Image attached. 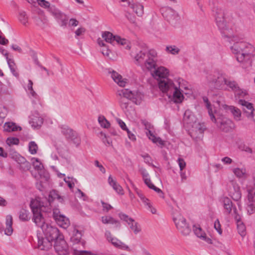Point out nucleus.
<instances>
[{"mask_svg":"<svg viewBox=\"0 0 255 255\" xmlns=\"http://www.w3.org/2000/svg\"><path fill=\"white\" fill-rule=\"evenodd\" d=\"M18 18L19 20L22 24L26 25L28 22V17L25 12L23 11H19Z\"/></svg>","mask_w":255,"mask_h":255,"instance_id":"46","label":"nucleus"},{"mask_svg":"<svg viewBox=\"0 0 255 255\" xmlns=\"http://www.w3.org/2000/svg\"><path fill=\"white\" fill-rule=\"evenodd\" d=\"M95 166H96L97 167L99 168L100 170L103 173H105L106 170H105V168L103 166V165L102 164H100L98 160L95 161Z\"/></svg>","mask_w":255,"mask_h":255,"instance_id":"62","label":"nucleus"},{"mask_svg":"<svg viewBox=\"0 0 255 255\" xmlns=\"http://www.w3.org/2000/svg\"><path fill=\"white\" fill-rule=\"evenodd\" d=\"M98 122L100 126L104 128H108L110 126V123L104 116H100L98 117Z\"/></svg>","mask_w":255,"mask_h":255,"instance_id":"44","label":"nucleus"},{"mask_svg":"<svg viewBox=\"0 0 255 255\" xmlns=\"http://www.w3.org/2000/svg\"><path fill=\"white\" fill-rule=\"evenodd\" d=\"M74 253L77 255H91V253L86 251H78L74 249Z\"/></svg>","mask_w":255,"mask_h":255,"instance_id":"57","label":"nucleus"},{"mask_svg":"<svg viewBox=\"0 0 255 255\" xmlns=\"http://www.w3.org/2000/svg\"><path fill=\"white\" fill-rule=\"evenodd\" d=\"M19 218L22 221H28L30 219L28 211L22 209L19 213Z\"/></svg>","mask_w":255,"mask_h":255,"instance_id":"40","label":"nucleus"},{"mask_svg":"<svg viewBox=\"0 0 255 255\" xmlns=\"http://www.w3.org/2000/svg\"><path fill=\"white\" fill-rule=\"evenodd\" d=\"M171 91L168 93L167 96L170 101L175 103H180L183 99V95L180 90L176 87H171Z\"/></svg>","mask_w":255,"mask_h":255,"instance_id":"11","label":"nucleus"},{"mask_svg":"<svg viewBox=\"0 0 255 255\" xmlns=\"http://www.w3.org/2000/svg\"><path fill=\"white\" fill-rule=\"evenodd\" d=\"M224 207L227 214L231 213L233 207V203L231 200L228 197H224L222 199Z\"/></svg>","mask_w":255,"mask_h":255,"instance_id":"31","label":"nucleus"},{"mask_svg":"<svg viewBox=\"0 0 255 255\" xmlns=\"http://www.w3.org/2000/svg\"><path fill=\"white\" fill-rule=\"evenodd\" d=\"M86 31V29L84 27H80L78 29H77L75 33L76 36H79L82 34H83Z\"/></svg>","mask_w":255,"mask_h":255,"instance_id":"61","label":"nucleus"},{"mask_svg":"<svg viewBox=\"0 0 255 255\" xmlns=\"http://www.w3.org/2000/svg\"><path fill=\"white\" fill-rule=\"evenodd\" d=\"M39 5L44 8H48L50 7V3L45 0H37Z\"/></svg>","mask_w":255,"mask_h":255,"instance_id":"54","label":"nucleus"},{"mask_svg":"<svg viewBox=\"0 0 255 255\" xmlns=\"http://www.w3.org/2000/svg\"><path fill=\"white\" fill-rule=\"evenodd\" d=\"M236 55L237 60L242 63V67L247 68L252 66V58L255 54V48L251 44L244 42H237L231 48Z\"/></svg>","mask_w":255,"mask_h":255,"instance_id":"1","label":"nucleus"},{"mask_svg":"<svg viewBox=\"0 0 255 255\" xmlns=\"http://www.w3.org/2000/svg\"><path fill=\"white\" fill-rule=\"evenodd\" d=\"M139 171L142 175L144 182L147 186L157 192L160 197L164 198V193L160 189L156 187L152 183L150 179L148 178V173L146 172V170L144 168H141L139 169Z\"/></svg>","mask_w":255,"mask_h":255,"instance_id":"8","label":"nucleus"},{"mask_svg":"<svg viewBox=\"0 0 255 255\" xmlns=\"http://www.w3.org/2000/svg\"><path fill=\"white\" fill-rule=\"evenodd\" d=\"M227 110L228 111L230 112L232 114L234 117V119L236 121L240 120V117L241 116V112L240 109L234 106H230L227 107Z\"/></svg>","mask_w":255,"mask_h":255,"instance_id":"30","label":"nucleus"},{"mask_svg":"<svg viewBox=\"0 0 255 255\" xmlns=\"http://www.w3.org/2000/svg\"><path fill=\"white\" fill-rule=\"evenodd\" d=\"M193 231L195 234L198 237L203 240H206V234L200 227L193 226Z\"/></svg>","mask_w":255,"mask_h":255,"instance_id":"41","label":"nucleus"},{"mask_svg":"<svg viewBox=\"0 0 255 255\" xmlns=\"http://www.w3.org/2000/svg\"><path fill=\"white\" fill-rule=\"evenodd\" d=\"M158 81L159 88L163 93H166V95L171 91V87L175 86L172 81L168 78L160 79Z\"/></svg>","mask_w":255,"mask_h":255,"instance_id":"13","label":"nucleus"},{"mask_svg":"<svg viewBox=\"0 0 255 255\" xmlns=\"http://www.w3.org/2000/svg\"><path fill=\"white\" fill-rule=\"evenodd\" d=\"M177 161L180 167V170L182 171L186 166V162L184 160L181 158H179Z\"/></svg>","mask_w":255,"mask_h":255,"instance_id":"59","label":"nucleus"},{"mask_svg":"<svg viewBox=\"0 0 255 255\" xmlns=\"http://www.w3.org/2000/svg\"><path fill=\"white\" fill-rule=\"evenodd\" d=\"M33 217L32 220L36 226L39 227L41 229H43L46 226L45 224L44 219L42 215L41 212L33 213Z\"/></svg>","mask_w":255,"mask_h":255,"instance_id":"19","label":"nucleus"},{"mask_svg":"<svg viewBox=\"0 0 255 255\" xmlns=\"http://www.w3.org/2000/svg\"><path fill=\"white\" fill-rule=\"evenodd\" d=\"M61 132L67 139L72 140L76 145H78L80 144V139L76 131H74L68 126L65 125L62 126L61 127Z\"/></svg>","mask_w":255,"mask_h":255,"instance_id":"10","label":"nucleus"},{"mask_svg":"<svg viewBox=\"0 0 255 255\" xmlns=\"http://www.w3.org/2000/svg\"><path fill=\"white\" fill-rule=\"evenodd\" d=\"M227 79L222 75L218 76L216 78L213 79L211 82L214 88L217 89H225Z\"/></svg>","mask_w":255,"mask_h":255,"instance_id":"16","label":"nucleus"},{"mask_svg":"<svg viewBox=\"0 0 255 255\" xmlns=\"http://www.w3.org/2000/svg\"><path fill=\"white\" fill-rule=\"evenodd\" d=\"M23 161L20 164V168L24 171H27L30 169L31 164L28 161L25 160L24 158H22Z\"/></svg>","mask_w":255,"mask_h":255,"instance_id":"49","label":"nucleus"},{"mask_svg":"<svg viewBox=\"0 0 255 255\" xmlns=\"http://www.w3.org/2000/svg\"><path fill=\"white\" fill-rule=\"evenodd\" d=\"M50 246V242L46 239H42L38 240V247L41 250H47Z\"/></svg>","mask_w":255,"mask_h":255,"instance_id":"37","label":"nucleus"},{"mask_svg":"<svg viewBox=\"0 0 255 255\" xmlns=\"http://www.w3.org/2000/svg\"><path fill=\"white\" fill-rule=\"evenodd\" d=\"M97 42L98 44L102 47V48L101 49V52L103 54V55L109 59H112L110 57V54L111 53V50L108 48V47L107 46V45L105 44L104 41L100 38H99L97 39Z\"/></svg>","mask_w":255,"mask_h":255,"instance_id":"26","label":"nucleus"},{"mask_svg":"<svg viewBox=\"0 0 255 255\" xmlns=\"http://www.w3.org/2000/svg\"><path fill=\"white\" fill-rule=\"evenodd\" d=\"M205 128L202 127L200 124H198L194 129L193 130L191 136L193 138H200L203 136V132Z\"/></svg>","mask_w":255,"mask_h":255,"instance_id":"25","label":"nucleus"},{"mask_svg":"<svg viewBox=\"0 0 255 255\" xmlns=\"http://www.w3.org/2000/svg\"><path fill=\"white\" fill-rule=\"evenodd\" d=\"M117 121L122 129L128 130V128H127L125 123L122 120L117 119Z\"/></svg>","mask_w":255,"mask_h":255,"instance_id":"60","label":"nucleus"},{"mask_svg":"<svg viewBox=\"0 0 255 255\" xmlns=\"http://www.w3.org/2000/svg\"><path fill=\"white\" fill-rule=\"evenodd\" d=\"M233 172L239 178L246 177V169L244 168H236L233 169Z\"/></svg>","mask_w":255,"mask_h":255,"instance_id":"39","label":"nucleus"},{"mask_svg":"<svg viewBox=\"0 0 255 255\" xmlns=\"http://www.w3.org/2000/svg\"><path fill=\"white\" fill-rule=\"evenodd\" d=\"M233 209L234 218L237 223L238 233L242 237H244L246 235V226L241 221L240 216L237 213L236 207H234Z\"/></svg>","mask_w":255,"mask_h":255,"instance_id":"15","label":"nucleus"},{"mask_svg":"<svg viewBox=\"0 0 255 255\" xmlns=\"http://www.w3.org/2000/svg\"><path fill=\"white\" fill-rule=\"evenodd\" d=\"M42 230L46 237V240L49 242L55 241V247L56 249L58 248L59 243L62 245L65 244L63 236L59 233V230L57 228L46 224V226Z\"/></svg>","mask_w":255,"mask_h":255,"instance_id":"3","label":"nucleus"},{"mask_svg":"<svg viewBox=\"0 0 255 255\" xmlns=\"http://www.w3.org/2000/svg\"><path fill=\"white\" fill-rule=\"evenodd\" d=\"M32 86H33L32 81L31 80H29L28 83L27 85V88H28V90L30 91V93L31 94V95L32 96L34 97L36 96V94L33 90Z\"/></svg>","mask_w":255,"mask_h":255,"instance_id":"55","label":"nucleus"},{"mask_svg":"<svg viewBox=\"0 0 255 255\" xmlns=\"http://www.w3.org/2000/svg\"><path fill=\"white\" fill-rule=\"evenodd\" d=\"M82 238V234L78 230H76L74 235L71 237V241L75 244L78 243L80 242Z\"/></svg>","mask_w":255,"mask_h":255,"instance_id":"48","label":"nucleus"},{"mask_svg":"<svg viewBox=\"0 0 255 255\" xmlns=\"http://www.w3.org/2000/svg\"><path fill=\"white\" fill-rule=\"evenodd\" d=\"M238 103L242 106L244 114L246 115L247 117H248V114H250V112H252V110H255L253 108V104L244 100L240 99L238 101Z\"/></svg>","mask_w":255,"mask_h":255,"instance_id":"20","label":"nucleus"},{"mask_svg":"<svg viewBox=\"0 0 255 255\" xmlns=\"http://www.w3.org/2000/svg\"><path fill=\"white\" fill-rule=\"evenodd\" d=\"M6 228L5 229V234L8 236L10 235L13 232L12 228V217L11 215H7L6 217Z\"/></svg>","mask_w":255,"mask_h":255,"instance_id":"29","label":"nucleus"},{"mask_svg":"<svg viewBox=\"0 0 255 255\" xmlns=\"http://www.w3.org/2000/svg\"><path fill=\"white\" fill-rule=\"evenodd\" d=\"M216 120V121L213 120V122L217 123L218 128L223 131L229 132L234 128L232 121L226 118H220Z\"/></svg>","mask_w":255,"mask_h":255,"instance_id":"7","label":"nucleus"},{"mask_svg":"<svg viewBox=\"0 0 255 255\" xmlns=\"http://www.w3.org/2000/svg\"><path fill=\"white\" fill-rule=\"evenodd\" d=\"M53 14L55 18L60 21L61 26H65L67 25L68 19L66 15L58 10H56Z\"/></svg>","mask_w":255,"mask_h":255,"instance_id":"28","label":"nucleus"},{"mask_svg":"<svg viewBox=\"0 0 255 255\" xmlns=\"http://www.w3.org/2000/svg\"><path fill=\"white\" fill-rule=\"evenodd\" d=\"M135 191L136 192V194L138 195V196L140 198V200L145 204V205L147 206L148 208H151V205L149 202V200L147 198H146L142 194V193L140 191H139L137 188L135 189Z\"/></svg>","mask_w":255,"mask_h":255,"instance_id":"42","label":"nucleus"},{"mask_svg":"<svg viewBox=\"0 0 255 255\" xmlns=\"http://www.w3.org/2000/svg\"><path fill=\"white\" fill-rule=\"evenodd\" d=\"M248 119L252 120L254 122H255V110H252V112H250V114H248Z\"/></svg>","mask_w":255,"mask_h":255,"instance_id":"64","label":"nucleus"},{"mask_svg":"<svg viewBox=\"0 0 255 255\" xmlns=\"http://www.w3.org/2000/svg\"><path fill=\"white\" fill-rule=\"evenodd\" d=\"M214 228L218 232L220 235L222 233V231L221 228V225L218 219H217L214 223Z\"/></svg>","mask_w":255,"mask_h":255,"instance_id":"56","label":"nucleus"},{"mask_svg":"<svg viewBox=\"0 0 255 255\" xmlns=\"http://www.w3.org/2000/svg\"><path fill=\"white\" fill-rule=\"evenodd\" d=\"M6 143L10 146L12 145H17L19 143V139L16 137H8L6 139Z\"/></svg>","mask_w":255,"mask_h":255,"instance_id":"53","label":"nucleus"},{"mask_svg":"<svg viewBox=\"0 0 255 255\" xmlns=\"http://www.w3.org/2000/svg\"><path fill=\"white\" fill-rule=\"evenodd\" d=\"M38 146L34 141H30L29 143V151L31 154H34L37 152Z\"/></svg>","mask_w":255,"mask_h":255,"instance_id":"50","label":"nucleus"},{"mask_svg":"<svg viewBox=\"0 0 255 255\" xmlns=\"http://www.w3.org/2000/svg\"><path fill=\"white\" fill-rule=\"evenodd\" d=\"M173 220L177 228L185 236L189 235L190 229L187 225L185 219L180 214L173 213Z\"/></svg>","mask_w":255,"mask_h":255,"instance_id":"5","label":"nucleus"},{"mask_svg":"<svg viewBox=\"0 0 255 255\" xmlns=\"http://www.w3.org/2000/svg\"><path fill=\"white\" fill-rule=\"evenodd\" d=\"M33 166L34 168V169L37 171L41 170H42L43 166L42 165L41 163L39 161L38 159L37 158H33Z\"/></svg>","mask_w":255,"mask_h":255,"instance_id":"51","label":"nucleus"},{"mask_svg":"<svg viewBox=\"0 0 255 255\" xmlns=\"http://www.w3.org/2000/svg\"><path fill=\"white\" fill-rule=\"evenodd\" d=\"M215 17L217 25L224 36L231 38L233 36V31L231 29H229L227 25L224 10L217 8Z\"/></svg>","mask_w":255,"mask_h":255,"instance_id":"4","label":"nucleus"},{"mask_svg":"<svg viewBox=\"0 0 255 255\" xmlns=\"http://www.w3.org/2000/svg\"><path fill=\"white\" fill-rule=\"evenodd\" d=\"M117 94L120 107L125 112H128L131 108L129 106V101L138 105L141 103L143 97L140 92H132L128 89L118 90Z\"/></svg>","mask_w":255,"mask_h":255,"instance_id":"2","label":"nucleus"},{"mask_svg":"<svg viewBox=\"0 0 255 255\" xmlns=\"http://www.w3.org/2000/svg\"><path fill=\"white\" fill-rule=\"evenodd\" d=\"M53 217L57 224L60 227L66 229L70 225V221L68 218L60 213L58 209H54L53 211Z\"/></svg>","mask_w":255,"mask_h":255,"instance_id":"9","label":"nucleus"},{"mask_svg":"<svg viewBox=\"0 0 255 255\" xmlns=\"http://www.w3.org/2000/svg\"><path fill=\"white\" fill-rule=\"evenodd\" d=\"M127 1L128 6L132 9L133 11L137 15V16H141L143 15L144 13V7L143 5L139 3H134L133 2V0H127Z\"/></svg>","mask_w":255,"mask_h":255,"instance_id":"17","label":"nucleus"},{"mask_svg":"<svg viewBox=\"0 0 255 255\" xmlns=\"http://www.w3.org/2000/svg\"><path fill=\"white\" fill-rule=\"evenodd\" d=\"M203 100L204 102L206 104V106L207 109H208V114L210 117L211 120L212 121H213V120L216 121V118L213 114V112L211 108V105L210 104V103L209 102L208 98L206 97H203Z\"/></svg>","mask_w":255,"mask_h":255,"instance_id":"34","label":"nucleus"},{"mask_svg":"<svg viewBox=\"0 0 255 255\" xmlns=\"http://www.w3.org/2000/svg\"><path fill=\"white\" fill-rule=\"evenodd\" d=\"M229 194L235 201L240 200L242 196L240 187L237 185H233V188L230 189Z\"/></svg>","mask_w":255,"mask_h":255,"instance_id":"22","label":"nucleus"},{"mask_svg":"<svg viewBox=\"0 0 255 255\" xmlns=\"http://www.w3.org/2000/svg\"><path fill=\"white\" fill-rule=\"evenodd\" d=\"M253 178L255 188L249 191L248 198V200L255 201V171L253 173Z\"/></svg>","mask_w":255,"mask_h":255,"instance_id":"43","label":"nucleus"},{"mask_svg":"<svg viewBox=\"0 0 255 255\" xmlns=\"http://www.w3.org/2000/svg\"><path fill=\"white\" fill-rule=\"evenodd\" d=\"M43 119L38 114L36 116H32L30 118L29 123L34 128H39L43 124Z\"/></svg>","mask_w":255,"mask_h":255,"instance_id":"21","label":"nucleus"},{"mask_svg":"<svg viewBox=\"0 0 255 255\" xmlns=\"http://www.w3.org/2000/svg\"><path fill=\"white\" fill-rule=\"evenodd\" d=\"M4 130L8 132L16 131L19 128L21 130V128L20 127H17L13 123L7 122L5 123L3 126Z\"/></svg>","mask_w":255,"mask_h":255,"instance_id":"33","label":"nucleus"},{"mask_svg":"<svg viewBox=\"0 0 255 255\" xmlns=\"http://www.w3.org/2000/svg\"><path fill=\"white\" fill-rule=\"evenodd\" d=\"M248 201L245 207L246 211L248 215H251L255 213V201Z\"/></svg>","mask_w":255,"mask_h":255,"instance_id":"35","label":"nucleus"},{"mask_svg":"<svg viewBox=\"0 0 255 255\" xmlns=\"http://www.w3.org/2000/svg\"><path fill=\"white\" fill-rule=\"evenodd\" d=\"M102 36L107 42L112 43L114 41H116L117 43L122 45H127V49H129L130 48L128 45V40L125 38H122L119 36L114 35L112 33L109 31L103 32Z\"/></svg>","mask_w":255,"mask_h":255,"instance_id":"6","label":"nucleus"},{"mask_svg":"<svg viewBox=\"0 0 255 255\" xmlns=\"http://www.w3.org/2000/svg\"><path fill=\"white\" fill-rule=\"evenodd\" d=\"M235 97L240 98H244L247 95V92L246 90L241 89L239 87L238 89L234 92Z\"/></svg>","mask_w":255,"mask_h":255,"instance_id":"52","label":"nucleus"},{"mask_svg":"<svg viewBox=\"0 0 255 255\" xmlns=\"http://www.w3.org/2000/svg\"><path fill=\"white\" fill-rule=\"evenodd\" d=\"M129 222L128 223L130 228L133 231L134 234H136L140 231V229L137 226V223L135 222L132 218H129Z\"/></svg>","mask_w":255,"mask_h":255,"instance_id":"38","label":"nucleus"},{"mask_svg":"<svg viewBox=\"0 0 255 255\" xmlns=\"http://www.w3.org/2000/svg\"><path fill=\"white\" fill-rule=\"evenodd\" d=\"M150 55L154 56L156 55V52L153 50H150L147 52L140 51L134 56L135 64L143 67V64Z\"/></svg>","mask_w":255,"mask_h":255,"instance_id":"12","label":"nucleus"},{"mask_svg":"<svg viewBox=\"0 0 255 255\" xmlns=\"http://www.w3.org/2000/svg\"><path fill=\"white\" fill-rule=\"evenodd\" d=\"M166 51L173 55L178 54L180 52V49L175 45L167 46Z\"/></svg>","mask_w":255,"mask_h":255,"instance_id":"45","label":"nucleus"},{"mask_svg":"<svg viewBox=\"0 0 255 255\" xmlns=\"http://www.w3.org/2000/svg\"><path fill=\"white\" fill-rule=\"evenodd\" d=\"M79 21L75 18H71L69 20V25L71 26H76L78 25Z\"/></svg>","mask_w":255,"mask_h":255,"instance_id":"63","label":"nucleus"},{"mask_svg":"<svg viewBox=\"0 0 255 255\" xmlns=\"http://www.w3.org/2000/svg\"><path fill=\"white\" fill-rule=\"evenodd\" d=\"M227 86L231 89L234 92L238 89L239 86L237 82L235 81L227 80L226 84Z\"/></svg>","mask_w":255,"mask_h":255,"instance_id":"47","label":"nucleus"},{"mask_svg":"<svg viewBox=\"0 0 255 255\" xmlns=\"http://www.w3.org/2000/svg\"><path fill=\"white\" fill-rule=\"evenodd\" d=\"M111 77L120 86L124 87L126 85V80L123 79L122 76L117 72L113 71L111 73Z\"/></svg>","mask_w":255,"mask_h":255,"instance_id":"24","label":"nucleus"},{"mask_svg":"<svg viewBox=\"0 0 255 255\" xmlns=\"http://www.w3.org/2000/svg\"><path fill=\"white\" fill-rule=\"evenodd\" d=\"M111 242L112 244L116 247H121L122 244V243L116 238H111Z\"/></svg>","mask_w":255,"mask_h":255,"instance_id":"58","label":"nucleus"},{"mask_svg":"<svg viewBox=\"0 0 255 255\" xmlns=\"http://www.w3.org/2000/svg\"><path fill=\"white\" fill-rule=\"evenodd\" d=\"M156 56V54L154 56L152 55L148 56L145 62L143 64V67H145L147 70L151 71L152 70L155 69L156 67V61L155 59Z\"/></svg>","mask_w":255,"mask_h":255,"instance_id":"18","label":"nucleus"},{"mask_svg":"<svg viewBox=\"0 0 255 255\" xmlns=\"http://www.w3.org/2000/svg\"><path fill=\"white\" fill-rule=\"evenodd\" d=\"M102 221L104 224H115L117 227H120V224L119 221L115 220L113 217L110 216L102 217Z\"/></svg>","mask_w":255,"mask_h":255,"instance_id":"36","label":"nucleus"},{"mask_svg":"<svg viewBox=\"0 0 255 255\" xmlns=\"http://www.w3.org/2000/svg\"><path fill=\"white\" fill-rule=\"evenodd\" d=\"M108 183L118 194H124V191L122 186L112 178L111 175H110L108 178Z\"/></svg>","mask_w":255,"mask_h":255,"instance_id":"23","label":"nucleus"},{"mask_svg":"<svg viewBox=\"0 0 255 255\" xmlns=\"http://www.w3.org/2000/svg\"><path fill=\"white\" fill-rule=\"evenodd\" d=\"M30 206L33 213L41 212V208L43 206L37 199L31 200Z\"/></svg>","mask_w":255,"mask_h":255,"instance_id":"27","label":"nucleus"},{"mask_svg":"<svg viewBox=\"0 0 255 255\" xmlns=\"http://www.w3.org/2000/svg\"><path fill=\"white\" fill-rule=\"evenodd\" d=\"M57 199L59 202H62L63 201V197L61 196L58 191L55 190H52L49 194L48 201L49 203L52 202L54 200Z\"/></svg>","mask_w":255,"mask_h":255,"instance_id":"32","label":"nucleus"},{"mask_svg":"<svg viewBox=\"0 0 255 255\" xmlns=\"http://www.w3.org/2000/svg\"><path fill=\"white\" fill-rule=\"evenodd\" d=\"M152 77L159 81L160 79L167 78L168 75V70L166 68L160 66L155 68L153 71L151 72Z\"/></svg>","mask_w":255,"mask_h":255,"instance_id":"14","label":"nucleus"}]
</instances>
